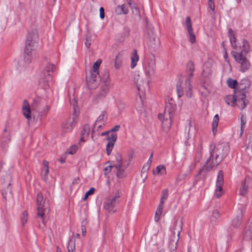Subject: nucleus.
<instances>
[{
  "label": "nucleus",
  "mask_w": 252,
  "mask_h": 252,
  "mask_svg": "<svg viewBox=\"0 0 252 252\" xmlns=\"http://www.w3.org/2000/svg\"><path fill=\"white\" fill-rule=\"evenodd\" d=\"M210 156L207 159L202 169H200L198 175L205 171H210L216 168L225 158L229 153V146L227 143H219L217 145L213 142L209 145Z\"/></svg>",
  "instance_id": "nucleus-1"
},
{
  "label": "nucleus",
  "mask_w": 252,
  "mask_h": 252,
  "mask_svg": "<svg viewBox=\"0 0 252 252\" xmlns=\"http://www.w3.org/2000/svg\"><path fill=\"white\" fill-rule=\"evenodd\" d=\"M242 48L240 52L232 51L231 53L236 62L240 64V71L245 72L251 66L250 62L247 58V55L250 50L249 43L247 40H243Z\"/></svg>",
  "instance_id": "nucleus-2"
},
{
  "label": "nucleus",
  "mask_w": 252,
  "mask_h": 252,
  "mask_svg": "<svg viewBox=\"0 0 252 252\" xmlns=\"http://www.w3.org/2000/svg\"><path fill=\"white\" fill-rule=\"evenodd\" d=\"M101 60H97L93 64V70L86 75V81L90 89H95L99 84L100 77L98 72V68L101 63Z\"/></svg>",
  "instance_id": "nucleus-3"
},
{
  "label": "nucleus",
  "mask_w": 252,
  "mask_h": 252,
  "mask_svg": "<svg viewBox=\"0 0 252 252\" xmlns=\"http://www.w3.org/2000/svg\"><path fill=\"white\" fill-rule=\"evenodd\" d=\"M195 67L194 62L190 60L186 64V73L187 75L185 81V93L189 98H190L192 94V87L191 85L192 79L194 75Z\"/></svg>",
  "instance_id": "nucleus-4"
},
{
  "label": "nucleus",
  "mask_w": 252,
  "mask_h": 252,
  "mask_svg": "<svg viewBox=\"0 0 252 252\" xmlns=\"http://www.w3.org/2000/svg\"><path fill=\"white\" fill-rule=\"evenodd\" d=\"M55 69L56 66L54 64L48 63L39 74V85L44 89H47L49 87L48 82L52 80V73Z\"/></svg>",
  "instance_id": "nucleus-5"
},
{
  "label": "nucleus",
  "mask_w": 252,
  "mask_h": 252,
  "mask_svg": "<svg viewBox=\"0 0 252 252\" xmlns=\"http://www.w3.org/2000/svg\"><path fill=\"white\" fill-rule=\"evenodd\" d=\"M183 221L182 219H178L174 224L173 236H171L168 243V248L170 252H176L177 249V243L179 240L180 232L182 230Z\"/></svg>",
  "instance_id": "nucleus-6"
},
{
  "label": "nucleus",
  "mask_w": 252,
  "mask_h": 252,
  "mask_svg": "<svg viewBox=\"0 0 252 252\" xmlns=\"http://www.w3.org/2000/svg\"><path fill=\"white\" fill-rule=\"evenodd\" d=\"M144 22L147 29L149 30L148 34L149 35V39L148 41L149 50L152 52L158 51L160 46V40L158 38L154 36L153 32V27L148 22V18L146 17L144 19Z\"/></svg>",
  "instance_id": "nucleus-7"
},
{
  "label": "nucleus",
  "mask_w": 252,
  "mask_h": 252,
  "mask_svg": "<svg viewBox=\"0 0 252 252\" xmlns=\"http://www.w3.org/2000/svg\"><path fill=\"white\" fill-rule=\"evenodd\" d=\"M38 39V35L37 31L36 30L32 31L27 36L25 48H28L30 51H35L37 47Z\"/></svg>",
  "instance_id": "nucleus-8"
},
{
  "label": "nucleus",
  "mask_w": 252,
  "mask_h": 252,
  "mask_svg": "<svg viewBox=\"0 0 252 252\" xmlns=\"http://www.w3.org/2000/svg\"><path fill=\"white\" fill-rule=\"evenodd\" d=\"M246 211V208L243 205H241L238 209L237 215L232 220L231 226L228 229V231L230 234L231 233V227L234 228H238L241 224L242 218L244 213Z\"/></svg>",
  "instance_id": "nucleus-9"
},
{
  "label": "nucleus",
  "mask_w": 252,
  "mask_h": 252,
  "mask_svg": "<svg viewBox=\"0 0 252 252\" xmlns=\"http://www.w3.org/2000/svg\"><path fill=\"white\" fill-rule=\"evenodd\" d=\"M11 177L10 174H6L3 175L2 177L0 180V189L1 190V194L3 198H6L7 192L9 191L11 192V190L9 187L11 185Z\"/></svg>",
  "instance_id": "nucleus-10"
},
{
  "label": "nucleus",
  "mask_w": 252,
  "mask_h": 252,
  "mask_svg": "<svg viewBox=\"0 0 252 252\" xmlns=\"http://www.w3.org/2000/svg\"><path fill=\"white\" fill-rule=\"evenodd\" d=\"M78 116L75 113H74L72 117H70L68 119L66 120L62 125V129L65 132H69L72 131L74 127L75 126L77 123Z\"/></svg>",
  "instance_id": "nucleus-11"
},
{
  "label": "nucleus",
  "mask_w": 252,
  "mask_h": 252,
  "mask_svg": "<svg viewBox=\"0 0 252 252\" xmlns=\"http://www.w3.org/2000/svg\"><path fill=\"white\" fill-rule=\"evenodd\" d=\"M177 106L174 100L171 98L168 100H165L164 111L163 114L166 115V117L169 118L170 116H173L176 110Z\"/></svg>",
  "instance_id": "nucleus-12"
},
{
  "label": "nucleus",
  "mask_w": 252,
  "mask_h": 252,
  "mask_svg": "<svg viewBox=\"0 0 252 252\" xmlns=\"http://www.w3.org/2000/svg\"><path fill=\"white\" fill-rule=\"evenodd\" d=\"M223 172L220 170L218 175L216 182V189L215 196L217 198H220L222 195V186L223 185Z\"/></svg>",
  "instance_id": "nucleus-13"
},
{
  "label": "nucleus",
  "mask_w": 252,
  "mask_h": 252,
  "mask_svg": "<svg viewBox=\"0 0 252 252\" xmlns=\"http://www.w3.org/2000/svg\"><path fill=\"white\" fill-rule=\"evenodd\" d=\"M11 140L10 130L8 129V126H5L3 130L2 136L0 139V143L1 148L6 150L8 147V143Z\"/></svg>",
  "instance_id": "nucleus-14"
},
{
  "label": "nucleus",
  "mask_w": 252,
  "mask_h": 252,
  "mask_svg": "<svg viewBox=\"0 0 252 252\" xmlns=\"http://www.w3.org/2000/svg\"><path fill=\"white\" fill-rule=\"evenodd\" d=\"M119 198V196L118 195L108 198L104 202V208L109 212H115L116 210H114V209L117 203V200Z\"/></svg>",
  "instance_id": "nucleus-15"
},
{
  "label": "nucleus",
  "mask_w": 252,
  "mask_h": 252,
  "mask_svg": "<svg viewBox=\"0 0 252 252\" xmlns=\"http://www.w3.org/2000/svg\"><path fill=\"white\" fill-rule=\"evenodd\" d=\"M132 158V155H129L127 163L126 165H125L123 163V159L122 155L120 153H117L115 155V161H113V166L115 168H119L121 167H124L125 168H127L131 162Z\"/></svg>",
  "instance_id": "nucleus-16"
},
{
  "label": "nucleus",
  "mask_w": 252,
  "mask_h": 252,
  "mask_svg": "<svg viewBox=\"0 0 252 252\" xmlns=\"http://www.w3.org/2000/svg\"><path fill=\"white\" fill-rule=\"evenodd\" d=\"M43 197L42 193L40 192H38L36 197V203L37 205V216L42 219H43L44 216L43 206Z\"/></svg>",
  "instance_id": "nucleus-17"
},
{
  "label": "nucleus",
  "mask_w": 252,
  "mask_h": 252,
  "mask_svg": "<svg viewBox=\"0 0 252 252\" xmlns=\"http://www.w3.org/2000/svg\"><path fill=\"white\" fill-rule=\"evenodd\" d=\"M184 27L187 30L189 34L190 42L192 44L196 42V38L193 33L190 17H187Z\"/></svg>",
  "instance_id": "nucleus-18"
},
{
  "label": "nucleus",
  "mask_w": 252,
  "mask_h": 252,
  "mask_svg": "<svg viewBox=\"0 0 252 252\" xmlns=\"http://www.w3.org/2000/svg\"><path fill=\"white\" fill-rule=\"evenodd\" d=\"M173 116H170L169 118L166 117V115L162 113H159L158 115V119L162 122L163 128L169 129L171 126V119Z\"/></svg>",
  "instance_id": "nucleus-19"
},
{
  "label": "nucleus",
  "mask_w": 252,
  "mask_h": 252,
  "mask_svg": "<svg viewBox=\"0 0 252 252\" xmlns=\"http://www.w3.org/2000/svg\"><path fill=\"white\" fill-rule=\"evenodd\" d=\"M228 35L233 48L236 50L241 48V46L237 43L234 32L231 28L228 29Z\"/></svg>",
  "instance_id": "nucleus-20"
},
{
  "label": "nucleus",
  "mask_w": 252,
  "mask_h": 252,
  "mask_svg": "<svg viewBox=\"0 0 252 252\" xmlns=\"http://www.w3.org/2000/svg\"><path fill=\"white\" fill-rule=\"evenodd\" d=\"M155 61H151V62L148 63L147 66L145 67V72L146 76L150 77L151 76L154 75L155 74Z\"/></svg>",
  "instance_id": "nucleus-21"
},
{
  "label": "nucleus",
  "mask_w": 252,
  "mask_h": 252,
  "mask_svg": "<svg viewBox=\"0 0 252 252\" xmlns=\"http://www.w3.org/2000/svg\"><path fill=\"white\" fill-rule=\"evenodd\" d=\"M22 113L23 115L29 121L31 119V111L28 101L24 100L23 101V106L22 108Z\"/></svg>",
  "instance_id": "nucleus-22"
},
{
  "label": "nucleus",
  "mask_w": 252,
  "mask_h": 252,
  "mask_svg": "<svg viewBox=\"0 0 252 252\" xmlns=\"http://www.w3.org/2000/svg\"><path fill=\"white\" fill-rule=\"evenodd\" d=\"M34 52V50L30 51L28 48H25L23 57L25 63H30L32 62Z\"/></svg>",
  "instance_id": "nucleus-23"
},
{
  "label": "nucleus",
  "mask_w": 252,
  "mask_h": 252,
  "mask_svg": "<svg viewBox=\"0 0 252 252\" xmlns=\"http://www.w3.org/2000/svg\"><path fill=\"white\" fill-rule=\"evenodd\" d=\"M90 128L88 124H85L83 126L82 130L81 131V137L80 138V142H84L85 138H87L90 133Z\"/></svg>",
  "instance_id": "nucleus-24"
},
{
  "label": "nucleus",
  "mask_w": 252,
  "mask_h": 252,
  "mask_svg": "<svg viewBox=\"0 0 252 252\" xmlns=\"http://www.w3.org/2000/svg\"><path fill=\"white\" fill-rule=\"evenodd\" d=\"M250 83L248 80H242L241 83L238 85L237 92L240 93H246V90L250 86Z\"/></svg>",
  "instance_id": "nucleus-25"
},
{
  "label": "nucleus",
  "mask_w": 252,
  "mask_h": 252,
  "mask_svg": "<svg viewBox=\"0 0 252 252\" xmlns=\"http://www.w3.org/2000/svg\"><path fill=\"white\" fill-rule=\"evenodd\" d=\"M115 12L118 15H126L128 12V7L125 4L118 5L115 9Z\"/></svg>",
  "instance_id": "nucleus-26"
},
{
  "label": "nucleus",
  "mask_w": 252,
  "mask_h": 252,
  "mask_svg": "<svg viewBox=\"0 0 252 252\" xmlns=\"http://www.w3.org/2000/svg\"><path fill=\"white\" fill-rule=\"evenodd\" d=\"M139 59V58L137 54V51L136 50H134L131 56V63L130 67L131 68H134L136 66L137 62L138 61Z\"/></svg>",
  "instance_id": "nucleus-27"
},
{
  "label": "nucleus",
  "mask_w": 252,
  "mask_h": 252,
  "mask_svg": "<svg viewBox=\"0 0 252 252\" xmlns=\"http://www.w3.org/2000/svg\"><path fill=\"white\" fill-rule=\"evenodd\" d=\"M219 121V116L218 114H216L213 118V122L212 123V132L213 135L215 136L217 132V127Z\"/></svg>",
  "instance_id": "nucleus-28"
},
{
  "label": "nucleus",
  "mask_w": 252,
  "mask_h": 252,
  "mask_svg": "<svg viewBox=\"0 0 252 252\" xmlns=\"http://www.w3.org/2000/svg\"><path fill=\"white\" fill-rule=\"evenodd\" d=\"M108 84H109L104 83V85L100 88V92L98 95L99 98L100 99L106 96V94L108 92Z\"/></svg>",
  "instance_id": "nucleus-29"
},
{
  "label": "nucleus",
  "mask_w": 252,
  "mask_h": 252,
  "mask_svg": "<svg viewBox=\"0 0 252 252\" xmlns=\"http://www.w3.org/2000/svg\"><path fill=\"white\" fill-rule=\"evenodd\" d=\"M44 168L42 170V173L43 175V179L46 181L48 178V175L49 173V162L46 160L43 161Z\"/></svg>",
  "instance_id": "nucleus-30"
},
{
  "label": "nucleus",
  "mask_w": 252,
  "mask_h": 252,
  "mask_svg": "<svg viewBox=\"0 0 252 252\" xmlns=\"http://www.w3.org/2000/svg\"><path fill=\"white\" fill-rule=\"evenodd\" d=\"M153 172L154 175L160 174L163 175L166 173V168L163 165H159L156 167V170H154Z\"/></svg>",
  "instance_id": "nucleus-31"
},
{
  "label": "nucleus",
  "mask_w": 252,
  "mask_h": 252,
  "mask_svg": "<svg viewBox=\"0 0 252 252\" xmlns=\"http://www.w3.org/2000/svg\"><path fill=\"white\" fill-rule=\"evenodd\" d=\"M225 102L228 105H231V106H234L236 104V98L235 94L233 95H227L224 98Z\"/></svg>",
  "instance_id": "nucleus-32"
},
{
  "label": "nucleus",
  "mask_w": 252,
  "mask_h": 252,
  "mask_svg": "<svg viewBox=\"0 0 252 252\" xmlns=\"http://www.w3.org/2000/svg\"><path fill=\"white\" fill-rule=\"evenodd\" d=\"M248 188L249 185L246 183V181H243L240 189V194L245 195L248 192Z\"/></svg>",
  "instance_id": "nucleus-33"
},
{
  "label": "nucleus",
  "mask_w": 252,
  "mask_h": 252,
  "mask_svg": "<svg viewBox=\"0 0 252 252\" xmlns=\"http://www.w3.org/2000/svg\"><path fill=\"white\" fill-rule=\"evenodd\" d=\"M117 170V177L119 179H122L126 177V173L125 172V169L124 167H121L119 168H115Z\"/></svg>",
  "instance_id": "nucleus-34"
},
{
  "label": "nucleus",
  "mask_w": 252,
  "mask_h": 252,
  "mask_svg": "<svg viewBox=\"0 0 252 252\" xmlns=\"http://www.w3.org/2000/svg\"><path fill=\"white\" fill-rule=\"evenodd\" d=\"M212 74V70L211 68L209 67H206L205 68H204L202 70L201 76L202 77L205 78V81H206V79L209 78V77Z\"/></svg>",
  "instance_id": "nucleus-35"
},
{
  "label": "nucleus",
  "mask_w": 252,
  "mask_h": 252,
  "mask_svg": "<svg viewBox=\"0 0 252 252\" xmlns=\"http://www.w3.org/2000/svg\"><path fill=\"white\" fill-rule=\"evenodd\" d=\"M236 102L237 101H248L246 99V95L245 93H240L239 92L235 91Z\"/></svg>",
  "instance_id": "nucleus-36"
},
{
  "label": "nucleus",
  "mask_w": 252,
  "mask_h": 252,
  "mask_svg": "<svg viewBox=\"0 0 252 252\" xmlns=\"http://www.w3.org/2000/svg\"><path fill=\"white\" fill-rule=\"evenodd\" d=\"M168 195L169 194L168 189H163L161 192V196L160 197L159 204L163 205L165 201L167 199Z\"/></svg>",
  "instance_id": "nucleus-37"
},
{
  "label": "nucleus",
  "mask_w": 252,
  "mask_h": 252,
  "mask_svg": "<svg viewBox=\"0 0 252 252\" xmlns=\"http://www.w3.org/2000/svg\"><path fill=\"white\" fill-rule=\"evenodd\" d=\"M227 84L229 88L234 89H235L238 85L237 80H233L231 78H229L227 79Z\"/></svg>",
  "instance_id": "nucleus-38"
},
{
  "label": "nucleus",
  "mask_w": 252,
  "mask_h": 252,
  "mask_svg": "<svg viewBox=\"0 0 252 252\" xmlns=\"http://www.w3.org/2000/svg\"><path fill=\"white\" fill-rule=\"evenodd\" d=\"M109 73L107 69H105L103 71V74L102 75L101 79L103 82L105 84H109Z\"/></svg>",
  "instance_id": "nucleus-39"
},
{
  "label": "nucleus",
  "mask_w": 252,
  "mask_h": 252,
  "mask_svg": "<svg viewBox=\"0 0 252 252\" xmlns=\"http://www.w3.org/2000/svg\"><path fill=\"white\" fill-rule=\"evenodd\" d=\"M176 91L178 97H181L184 95V88L182 86L181 83H179L176 86Z\"/></svg>",
  "instance_id": "nucleus-40"
},
{
  "label": "nucleus",
  "mask_w": 252,
  "mask_h": 252,
  "mask_svg": "<svg viewBox=\"0 0 252 252\" xmlns=\"http://www.w3.org/2000/svg\"><path fill=\"white\" fill-rule=\"evenodd\" d=\"M248 103V101H237L235 105H237L238 107L242 110L244 109Z\"/></svg>",
  "instance_id": "nucleus-41"
},
{
  "label": "nucleus",
  "mask_w": 252,
  "mask_h": 252,
  "mask_svg": "<svg viewBox=\"0 0 252 252\" xmlns=\"http://www.w3.org/2000/svg\"><path fill=\"white\" fill-rule=\"evenodd\" d=\"M67 248L68 250V252H74L75 242L71 240H69L67 246Z\"/></svg>",
  "instance_id": "nucleus-42"
},
{
  "label": "nucleus",
  "mask_w": 252,
  "mask_h": 252,
  "mask_svg": "<svg viewBox=\"0 0 252 252\" xmlns=\"http://www.w3.org/2000/svg\"><path fill=\"white\" fill-rule=\"evenodd\" d=\"M114 145V143L108 142L106 145V153L108 156L111 154V153L113 150V147Z\"/></svg>",
  "instance_id": "nucleus-43"
},
{
  "label": "nucleus",
  "mask_w": 252,
  "mask_h": 252,
  "mask_svg": "<svg viewBox=\"0 0 252 252\" xmlns=\"http://www.w3.org/2000/svg\"><path fill=\"white\" fill-rule=\"evenodd\" d=\"M105 113H106L105 111L102 112L101 114L97 118V119L96 120L95 124H94L95 126H97L98 124V123H99L104 122L103 121V119H104Z\"/></svg>",
  "instance_id": "nucleus-44"
},
{
  "label": "nucleus",
  "mask_w": 252,
  "mask_h": 252,
  "mask_svg": "<svg viewBox=\"0 0 252 252\" xmlns=\"http://www.w3.org/2000/svg\"><path fill=\"white\" fill-rule=\"evenodd\" d=\"M27 221V213L26 212H23L21 216V221L22 225H24Z\"/></svg>",
  "instance_id": "nucleus-45"
},
{
  "label": "nucleus",
  "mask_w": 252,
  "mask_h": 252,
  "mask_svg": "<svg viewBox=\"0 0 252 252\" xmlns=\"http://www.w3.org/2000/svg\"><path fill=\"white\" fill-rule=\"evenodd\" d=\"M131 9L132 10L133 14L135 15H140L139 8L137 5L135 3L131 6H130Z\"/></svg>",
  "instance_id": "nucleus-46"
},
{
  "label": "nucleus",
  "mask_w": 252,
  "mask_h": 252,
  "mask_svg": "<svg viewBox=\"0 0 252 252\" xmlns=\"http://www.w3.org/2000/svg\"><path fill=\"white\" fill-rule=\"evenodd\" d=\"M117 134L112 133L110 136H108L107 138V140L111 143H114L117 140Z\"/></svg>",
  "instance_id": "nucleus-47"
},
{
  "label": "nucleus",
  "mask_w": 252,
  "mask_h": 252,
  "mask_svg": "<svg viewBox=\"0 0 252 252\" xmlns=\"http://www.w3.org/2000/svg\"><path fill=\"white\" fill-rule=\"evenodd\" d=\"M202 158V153L201 152H198L196 155L195 157L194 158V165L193 166L195 167L197 163H198L200 161V159Z\"/></svg>",
  "instance_id": "nucleus-48"
},
{
  "label": "nucleus",
  "mask_w": 252,
  "mask_h": 252,
  "mask_svg": "<svg viewBox=\"0 0 252 252\" xmlns=\"http://www.w3.org/2000/svg\"><path fill=\"white\" fill-rule=\"evenodd\" d=\"M110 164L108 166L105 167L104 168V170L105 171L106 173L108 174L111 172L112 168L114 167V166H113L112 161H109L105 163V164Z\"/></svg>",
  "instance_id": "nucleus-49"
},
{
  "label": "nucleus",
  "mask_w": 252,
  "mask_h": 252,
  "mask_svg": "<svg viewBox=\"0 0 252 252\" xmlns=\"http://www.w3.org/2000/svg\"><path fill=\"white\" fill-rule=\"evenodd\" d=\"M220 217V214L219 211L217 210H214L212 213V219H214L215 220L219 219Z\"/></svg>",
  "instance_id": "nucleus-50"
},
{
  "label": "nucleus",
  "mask_w": 252,
  "mask_h": 252,
  "mask_svg": "<svg viewBox=\"0 0 252 252\" xmlns=\"http://www.w3.org/2000/svg\"><path fill=\"white\" fill-rule=\"evenodd\" d=\"M95 191V189L94 188H91L87 192L85 193L84 200H85L87 199L89 195H91L94 193Z\"/></svg>",
  "instance_id": "nucleus-51"
},
{
  "label": "nucleus",
  "mask_w": 252,
  "mask_h": 252,
  "mask_svg": "<svg viewBox=\"0 0 252 252\" xmlns=\"http://www.w3.org/2000/svg\"><path fill=\"white\" fill-rule=\"evenodd\" d=\"M163 206H164V205L159 204L158 206V208H157V209L155 214H156L157 215L161 216V215L162 213L163 210Z\"/></svg>",
  "instance_id": "nucleus-52"
},
{
  "label": "nucleus",
  "mask_w": 252,
  "mask_h": 252,
  "mask_svg": "<svg viewBox=\"0 0 252 252\" xmlns=\"http://www.w3.org/2000/svg\"><path fill=\"white\" fill-rule=\"evenodd\" d=\"M153 154H152L151 155V156H150V158H149V159H148V160L147 162L145 164H144V165L143 166V168H142V171H143V170H144L146 167H147V169H149L150 166V165H151V162H152V157H153Z\"/></svg>",
  "instance_id": "nucleus-53"
},
{
  "label": "nucleus",
  "mask_w": 252,
  "mask_h": 252,
  "mask_svg": "<svg viewBox=\"0 0 252 252\" xmlns=\"http://www.w3.org/2000/svg\"><path fill=\"white\" fill-rule=\"evenodd\" d=\"M125 107L126 104L124 102L120 101L118 103V108L121 112L125 109Z\"/></svg>",
  "instance_id": "nucleus-54"
},
{
  "label": "nucleus",
  "mask_w": 252,
  "mask_h": 252,
  "mask_svg": "<svg viewBox=\"0 0 252 252\" xmlns=\"http://www.w3.org/2000/svg\"><path fill=\"white\" fill-rule=\"evenodd\" d=\"M121 61L119 60L118 56H117L115 61V67L116 69L120 68L121 65Z\"/></svg>",
  "instance_id": "nucleus-55"
},
{
  "label": "nucleus",
  "mask_w": 252,
  "mask_h": 252,
  "mask_svg": "<svg viewBox=\"0 0 252 252\" xmlns=\"http://www.w3.org/2000/svg\"><path fill=\"white\" fill-rule=\"evenodd\" d=\"M85 45L87 48H89L91 45V39L90 37L86 36Z\"/></svg>",
  "instance_id": "nucleus-56"
},
{
  "label": "nucleus",
  "mask_w": 252,
  "mask_h": 252,
  "mask_svg": "<svg viewBox=\"0 0 252 252\" xmlns=\"http://www.w3.org/2000/svg\"><path fill=\"white\" fill-rule=\"evenodd\" d=\"M246 123V121L244 120L243 115H242V116L241 117V128H244L245 127Z\"/></svg>",
  "instance_id": "nucleus-57"
},
{
  "label": "nucleus",
  "mask_w": 252,
  "mask_h": 252,
  "mask_svg": "<svg viewBox=\"0 0 252 252\" xmlns=\"http://www.w3.org/2000/svg\"><path fill=\"white\" fill-rule=\"evenodd\" d=\"M120 128V126L117 125V126H115L113 128H112L110 131H111V132L117 131L119 130Z\"/></svg>",
  "instance_id": "nucleus-58"
},
{
  "label": "nucleus",
  "mask_w": 252,
  "mask_h": 252,
  "mask_svg": "<svg viewBox=\"0 0 252 252\" xmlns=\"http://www.w3.org/2000/svg\"><path fill=\"white\" fill-rule=\"evenodd\" d=\"M81 230H82V233L83 236H85V234L86 233V226L83 224L81 225Z\"/></svg>",
  "instance_id": "nucleus-59"
},
{
  "label": "nucleus",
  "mask_w": 252,
  "mask_h": 252,
  "mask_svg": "<svg viewBox=\"0 0 252 252\" xmlns=\"http://www.w3.org/2000/svg\"><path fill=\"white\" fill-rule=\"evenodd\" d=\"M79 180L80 179H79V177H77V178H75L72 182V185H75L76 184H78L79 183Z\"/></svg>",
  "instance_id": "nucleus-60"
},
{
  "label": "nucleus",
  "mask_w": 252,
  "mask_h": 252,
  "mask_svg": "<svg viewBox=\"0 0 252 252\" xmlns=\"http://www.w3.org/2000/svg\"><path fill=\"white\" fill-rule=\"evenodd\" d=\"M99 16H105L104 9L102 7L99 9Z\"/></svg>",
  "instance_id": "nucleus-61"
},
{
  "label": "nucleus",
  "mask_w": 252,
  "mask_h": 252,
  "mask_svg": "<svg viewBox=\"0 0 252 252\" xmlns=\"http://www.w3.org/2000/svg\"><path fill=\"white\" fill-rule=\"evenodd\" d=\"M209 7L211 9L212 12H213V10H214V3H213L212 2H209Z\"/></svg>",
  "instance_id": "nucleus-62"
},
{
  "label": "nucleus",
  "mask_w": 252,
  "mask_h": 252,
  "mask_svg": "<svg viewBox=\"0 0 252 252\" xmlns=\"http://www.w3.org/2000/svg\"><path fill=\"white\" fill-rule=\"evenodd\" d=\"M126 2L130 6H131L134 4H135L133 0H126Z\"/></svg>",
  "instance_id": "nucleus-63"
},
{
  "label": "nucleus",
  "mask_w": 252,
  "mask_h": 252,
  "mask_svg": "<svg viewBox=\"0 0 252 252\" xmlns=\"http://www.w3.org/2000/svg\"><path fill=\"white\" fill-rule=\"evenodd\" d=\"M160 216L155 214V220L156 222H158L160 219Z\"/></svg>",
  "instance_id": "nucleus-64"
}]
</instances>
